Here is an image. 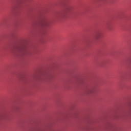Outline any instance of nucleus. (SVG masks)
I'll return each instance as SVG.
<instances>
[{"label":"nucleus","mask_w":131,"mask_h":131,"mask_svg":"<svg viewBox=\"0 0 131 131\" xmlns=\"http://www.w3.org/2000/svg\"><path fill=\"white\" fill-rule=\"evenodd\" d=\"M72 10V7H71V6H68L66 8V11L68 13H69V12H71Z\"/></svg>","instance_id":"3"},{"label":"nucleus","mask_w":131,"mask_h":131,"mask_svg":"<svg viewBox=\"0 0 131 131\" xmlns=\"http://www.w3.org/2000/svg\"><path fill=\"white\" fill-rule=\"evenodd\" d=\"M41 26L42 27H47V26H49V21L48 20H43L41 24Z\"/></svg>","instance_id":"2"},{"label":"nucleus","mask_w":131,"mask_h":131,"mask_svg":"<svg viewBox=\"0 0 131 131\" xmlns=\"http://www.w3.org/2000/svg\"><path fill=\"white\" fill-rule=\"evenodd\" d=\"M17 51H22V49H20V48H18V49H17Z\"/></svg>","instance_id":"5"},{"label":"nucleus","mask_w":131,"mask_h":131,"mask_svg":"<svg viewBox=\"0 0 131 131\" xmlns=\"http://www.w3.org/2000/svg\"><path fill=\"white\" fill-rule=\"evenodd\" d=\"M89 92H90V94H92V93H94V88L90 89Z\"/></svg>","instance_id":"4"},{"label":"nucleus","mask_w":131,"mask_h":131,"mask_svg":"<svg viewBox=\"0 0 131 131\" xmlns=\"http://www.w3.org/2000/svg\"><path fill=\"white\" fill-rule=\"evenodd\" d=\"M102 35V32L101 31H98L96 32V35H95V38L96 39H99L101 37Z\"/></svg>","instance_id":"1"},{"label":"nucleus","mask_w":131,"mask_h":131,"mask_svg":"<svg viewBox=\"0 0 131 131\" xmlns=\"http://www.w3.org/2000/svg\"><path fill=\"white\" fill-rule=\"evenodd\" d=\"M107 27L108 29H110V27H109V25H107Z\"/></svg>","instance_id":"6"}]
</instances>
